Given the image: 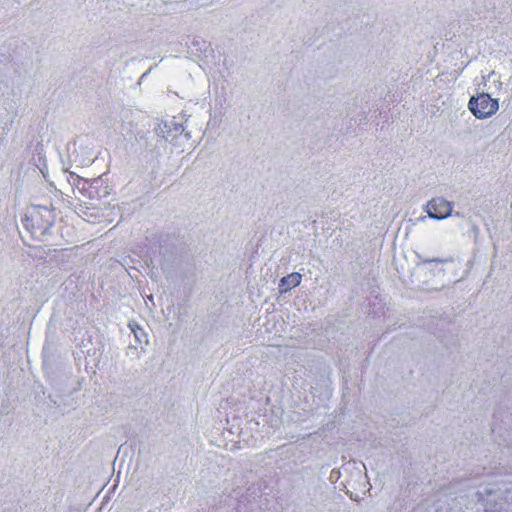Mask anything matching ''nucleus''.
I'll use <instances>...</instances> for the list:
<instances>
[{
    "label": "nucleus",
    "mask_w": 512,
    "mask_h": 512,
    "mask_svg": "<svg viewBox=\"0 0 512 512\" xmlns=\"http://www.w3.org/2000/svg\"><path fill=\"white\" fill-rule=\"evenodd\" d=\"M132 330H133L135 336L138 337L137 331L134 328H132Z\"/></svg>",
    "instance_id": "nucleus-4"
},
{
    "label": "nucleus",
    "mask_w": 512,
    "mask_h": 512,
    "mask_svg": "<svg viewBox=\"0 0 512 512\" xmlns=\"http://www.w3.org/2000/svg\"><path fill=\"white\" fill-rule=\"evenodd\" d=\"M452 210V203L441 197L431 199L426 205L428 216L437 220L446 219L451 215Z\"/></svg>",
    "instance_id": "nucleus-2"
},
{
    "label": "nucleus",
    "mask_w": 512,
    "mask_h": 512,
    "mask_svg": "<svg viewBox=\"0 0 512 512\" xmlns=\"http://www.w3.org/2000/svg\"><path fill=\"white\" fill-rule=\"evenodd\" d=\"M469 110L478 119H486L494 115L498 108V100L493 99L487 93H479L472 96L468 103Z\"/></svg>",
    "instance_id": "nucleus-1"
},
{
    "label": "nucleus",
    "mask_w": 512,
    "mask_h": 512,
    "mask_svg": "<svg viewBox=\"0 0 512 512\" xmlns=\"http://www.w3.org/2000/svg\"><path fill=\"white\" fill-rule=\"evenodd\" d=\"M302 276L298 272H293L280 280L279 291L280 293H286L292 288L299 286L301 283Z\"/></svg>",
    "instance_id": "nucleus-3"
}]
</instances>
